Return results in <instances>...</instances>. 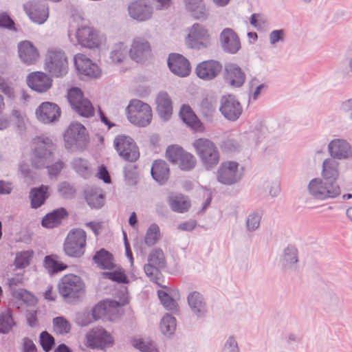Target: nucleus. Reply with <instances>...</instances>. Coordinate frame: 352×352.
Segmentation results:
<instances>
[{
  "instance_id": "1",
  "label": "nucleus",
  "mask_w": 352,
  "mask_h": 352,
  "mask_svg": "<svg viewBox=\"0 0 352 352\" xmlns=\"http://www.w3.org/2000/svg\"><path fill=\"white\" fill-rule=\"evenodd\" d=\"M58 289L65 302L74 303L85 295V284L80 276L69 274L60 279Z\"/></svg>"
},
{
  "instance_id": "2",
  "label": "nucleus",
  "mask_w": 352,
  "mask_h": 352,
  "mask_svg": "<svg viewBox=\"0 0 352 352\" xmlns=\"http://www.w3.org/2000/svg\"><path fill=\"white\" fill-rule=\"evenodd\" d=\"M34 144L35 146L31 158L32 164L36 168H45L54 160L55 145L51 139L44 136L34 138Z\"/></svg>"
},
{
  "instance_id": "3",
  "label": "nucleus",
  "mask_w": 352,
  "mask_h": 352,
  "mask_svg": "<svg viewBox=\"0 0 352 352\" xmlns=\"http://www.w3.org/2000/svg\"><path fill=\"white\" fill-rule=\"evenodd\" d=\"M202 165L207 170L213 169L219 162L220 154L218 148L211 140L199 138L192 144Z\"/></svg>"
},
{
  "instance_id": "4",
  "label": "nucleus",
  "mask_w": 352,
  "mask_h": 352,
  "mask_svg": "<svg viewBox=\"0 0 352 352\" xmlns=\"http://www.w3.org/2000/svg\"><path fill=\"white\" fill-rule=\"evenodd\" d=\"M89 140L86 128L79 122H72L64 133L65 146L69 149H83Z\"/></svg>"
},
{
  "instance_id": "5",
  "label": "nucleus",
  "mask_w": 352,
  "mask_h": 352,
  "mask_svg": "<svg viewBox=\"0 0 352 352\" xmlns=\"http://www.w3.org/2000/svg\"><path fill=\"white\" fill-rule=\"evenodd\" d=\"M129 120L138 126L145 127L152 120L151 107L140 100H131L127 107Z\"/></svg>"
},
{
  "instance_id": "6",
  "label": "nucleus",
  "mask_w": 352,
  "mask_h": 352,
  "mask_svg": "<svg viewBox=\"0 0 352 352\" xmlns=\"http://www.w3.org/2000/svg\"><path fill=\"white\" fill-rule=\"evenodd\" d=\"M243 167L235 161L222 162L216 172L218 182L223 185L231 186L240 182L243 177Z\"/></svg>"
},
{
  "instance_id": "7",
  "label": "nucleus",
  "mask_w": 352,
  "mask_h": 352,
  "mask_svg": "<svg viewBox=\"0 0 352 352\" xmlns=\"http://www.w3.org/2000/svg\"><path fill=\"white\" fill-rule=\"evenodd\" d=\"M309 193L318 199L335 198L341 193L340 188L334 182H327L322 179L316 178L309 182L308 185Z\"/></svg>"
},
{
  "instance_id": "8",
  "label": "nucleus",
  "mask_w": 352,
  "mask_h": 352,
  "mask_svg": "<svg viewBox=\"0 0 352 352\" xmlns=\"http://www.w3.org/2000/svg\"><path fill=\"white\" fill-rule=\"evenodd\" d=\"M165 267L166 258L163 251L160 248H155L148 255L144 271L151 281L158 284L160 270Z\"/></svg>"
},
{
  "instance_id": "9",
  "label": "nucleus",
  "mask_w": 352,
  "mask_h": 352,
  "mask_svg": "<svg viewBox=\"0 0 352 352\" xmlns=\"http://www.w3.org/2000/svg\"><path fill=\"white\" fill-rule=\"evenodd\" d=\"M86 233L81 229L71 231L64 243V250L67 255L80 257L85 252Z\"/></svg>"
},
{
  "instance_id": "10",
  "label": "nucleus",
  "mask_w": 352,
  "mask_h": 352,
  "mask_svg": "<svg viewBox=\"0 0 352 352\" xmlns=\"http://www.w3.org/2000/svg\"><path fill=\"white\" fill-rule=\"evenodd\" d=\"M116 150L124 160L133 162L140 157L138 147L129 136L118 135L113 141Z\"/></svg>"
},
{
  "instance_id": "11",
  "label": "nucleus",
  "mask_w": 352,
  "mask_h": 352,
  "mask_svg": "<svg viewBox=\"0 0 352 352\" xmlns=\"http://www.w3.org/2000/svg\"><path fill=\"white\" fill-rule=\"evenodd\" d=\"M45 67L50 73L56 77L65 74L67 61L65 54L61 50H49L46 54Z\"/></svg>"
},
{
  "instance_id": "12",
  "label": "nucleus",
  "mask_w": 352,
  "mask_h": 352,
  "mask_svg": "<svg viewBox=\"0 0 352 352\" xmlns=\"http://www.w3.org/2000/svg\"><path fill=\"white\" fill-rule=\"evenodd\" d=\"M67 100L80 116L88 118L94 115V107L90 101L84 98L82 89H68Z\"/></svg>"
},
{
  "instance_id": "13",
  "label": "nucleus",
  "mask_w": 352,
  "mask_h": 352,
  "mask_svg": "<svg viewBox=\"0 0 352 352\" xmlns=\"http://www.w3.org/2000/svg\"><path fill=\"white\" fill-rule=\"evenodd\" d=\"M74 65L82 78H96L101 74L98 65L84 54H77L74 57Z\"/></svg>"
},
{
  "instance_id": "14",
  "label": "nucleus",
  "mask_w": 352,
  "mask_h": 352,
  "mask_svg": "<svg viewBox=\"0 0 352 352\" xmlns=\"http://www.w3.org/2000/svg\"><path fill=\"white\" fill-rule=\"evenodd\" d=\"M186 44L198 50L207 48L210 44L208 31L199 24H194L187 36Z\"/></svg>"
},
{
  "instance_id": "15",
  "label": "nucleus",
  "mask_w": 352,
  "mask_h": 352,
  "mask_svg": "<svg viewBox=\"0 0 352 352\" xmlns=\"http://www.w3.org/2000/svg\"><path fill=\"white\" fill-rule=\"evenodd\" d=\"M219 111L226 119L236 121L241 116L243 108L234 96L228 95L222 96Z\"/></svg>"
},
{
  "instance_id": "16",
  "label": "nucleus",
  "mask_w": 352,
  "mask_h": 352,
  "mask_svg": "<svg viewBox=\"0 0 352 352\" xmlns=\"http://www.w3.org/2000/svg\"><path fill=\"white\" fill-rule=\"evenodd\" d=\"M23 8L34 23L43 24L49 16L48 6L44 1L32 0L25 3Z\"/></svg>"
},
{
  "instance_id": "17",
  "label": "nucleus",
  "mask_w": 352,
  "mask_h": 352,
  "mask_svg": "<svg viewBox=\"0 0 352 352\" xmlns=\"http://www.w3.org/2000/svg\"><path fill=\"white\" fill-rule=\"evenodd\" d=\"M221 49L226 53L234 54L241 49V41L236 33L231 28H225L219 35Z\"/></svg>"
},
{
  "instance_id": "18",
  "label": "nucleus",
  "mask_w": 352,
  "mask_h": 352,
  "mask_svg": "<svg viewBox=\"0 0 352 352\" xmlns=\"http://www.w3.org/2000/svg\"><path fill=\"white\" fill-rule=\"evenodd\" d=\"M87 342L93 348L104 349L112 346L113 339L111 334L102 328L93 329L87 336Z\"/></svg>"
},
{
  "instance_id": "19",
  "label": "nucleus",
  "mask_w": 352,
  "mask_h": 352,
  "mask_svg": "<svg viewBox=\"0 0 352 352\" xmlns=\"http://www.w3.org/2000/svg\"><path fill=\"white\" fill-rule=\"evenodd\" d=\"M170 72L179 77H186L190 73L191 67L188 60L179 54H170L167 60Z\"/></svg>"
},
{
  "instance_id": "20",
  "label": "nucleus",
  "mask_w": 352,
  "mask_h": 352,
  "mask_svg": "<svg viewBox=\"0 0 352 352\" xmlns=\"http://www.w3.org/2000/svg\"><path fill=\"white\" fill-rule=\"evenodd\" d=\"M129 16L138 21H145L152 17L153 8L147 0H138L128 7Z\"/></svg>"
},
{
  "instance_id": "21",
  "label": "nucleus",
  "mask_w": 352,
  "mask_h": 352,
  "mask_svg": "<svg viewBox=\"0 0 352 352\" xmlns=\"http://www.w3.org/2000/svg\"><path fill=\"white\" fill-rule=\"evenodd\" d=\"M222 67L221 63L217 60H204L197 65L195 73L200 79L210 80L215 78L220 74Z\"/></svg>"
},
{
  "instance_id": "22",
  "label": "nucleus",
  "mask_w": 352,
  "mask_h": 352,
  "mask_svg": "<svg viewBox=\"0 0 352 352\" xmlns=\"http://www.w3.org/2000/svg\"><path fill=\"white\" fill-rule=\"evenodd\" d=\"M60 116L58 106L50 102H43L36 110V116L42 123L50 124L56 122Z\"/></svg>"
},
{
  "instance_id": "23",
  "label": "nucleus",
  "mask_w": 352,
  "mask_h": 352,
  "mask_svg": "<svg viewBox=\"0 0 352 352\" xmlns=\"http://www.w3.org/2000/svg\"><path fill=\"white\" fill-rule=\"evenodd\" d=\"M76 36L79 45L82 47L92 49L98 47L100 39L96 30L88 26L78 28Z\"/></svg>"
},
{
  "instance_id": "24",
  "label": "nucleus",
  "mask_w": 352,
  "mask_h": 352,
  "mask_svg": "<svg viewBox=\"0 0 352 352\" xmlns=\"http://www.w3.org/2000/svg\"><path fill=\"white\" fill-rule=\"evenodd\" d=\"M18 53L21 62L27 65H34L39 59L38 50L29 41H23L18 44Z\"/></svg>"
},
{
  "instance_id": "25",
  "label": "nucleus",
  "mask_w": 352,
  "mask_h": 352,
  "mask_svg": "<svg viewBox=\"0 0 352 352\" xmlns=\"http://www.w3.org/2000/svg\"><path fill=\"white\" fill-rule=\"evenodd\" d=\"M149 42L143 37H136L133 39L131 48L129 50L131 59L139 62L146 58L151 53Z\"/></svg>"
},
{
  "instance_id": "26",
  "label": "nucleus",
  "mask_w": 352,
  "mask_h": 352,
  "mask_svg": "<svg viewBox=\"0 0 352 352\" xmlns=\"http://www.w3.org/2000/svg\"><path fill=\"white\" fill-rule=\"evenodd\" d=\"M328 150L333 158L344 160L352 157V147L343 139L331 140L328 144Z\"/></svg>"
},
{
  "instance_id": "27",
  "label": "nucleus",
  "mask_w": 352,
  "mask_h": 352,
  "mask_svg": "<svg viewBox=\"0 0 352 352\" xmlns=\"http://www.w3.org/2000/svg\"><path fill=\"white\" fill-rule=\"evenodd\" d=\"M156 111L164 121L168 120L173 113V102L167 92L161 91L155 98Z\"/></svg>"
},
{
  "instance_id": "28",
  "label": "nucleus",
  "mask_w": 352,
  "mask_h": 352,
  "mask_svg": "<svg viewBox=\"0 0 352 352\" xmlns=\"http://www.w3.org/2000/svg\"><path fill=\"white\" fill-rule=\"evenodd\" d=\"M187 301L192 313L197 318H203L206 315V302L201 293L197 291L189 293Z\"/></svg>"
},
{
  "instance_id": "29",
  "label": "nucleus",
  "mask_w": 352,
  "mask_h": 352,
  "mask_svg": "<svg viewBox=\"0 0 352 352\" xmlns=\"http://www.w3.org/2000/svg\"><path fill=\"white\" fill-rule=\"evenodd\" d=\"M225 81L230 86L240 87L245 80V74L237 65L230 63L225 67Z\"/></svg>"
},
{
  "instance_id": "30",
  "label": "nucleus",
  "mask_w": 352,
  "mask_h": 352,
  "mask_svg": "<svg viewBox=\"0 0 352 352\" xmlns=\"http://www.w3.org/2000/svg\"><path fill=\"white\" fill-rule=\"evenodd\" d=\"M298 262V252L297 248L292 245H289L284 248L280 257V263L284 270H295Z\"/></svg>"
},
{
  "instance_id": "31",
  "label": "nucleus",
  "mask_w": 352,
  "mask_h": 352,
  "mask_svg": "<svg viewBox=\"0 0 352 352\" xmlns=\"http://www.w3.org/2000/svg\"><path fill=\"white\" fill-rule=\"evenodd\" d=\"M184 6L193 18L200 20L207 18L208 12L204 0H183Z\"/></svg>"
},
{
  "instance_id": "32",
  "label": "nucleus",
  "mask_w": 352,
  "mask_h": 352,
  "mask_svg": "<svg viewBox=\"0 0 352 352\" xmlns=\"http://www.w3.org/2000/svg\"><path fill=\"white\" fill-rule=\"evenodd\" d=\"M22 284L23 279L20 277H13L7 279L6 285L10 295L16 299L26 302L30 294L27 290L21 287Z\"/></svg>"
},
{
  "instance_id": "33",
  "label": "nucleus",
  "mask_w": 352,
  "mask_h": 352,
  "mask_svg": "<svg viewBox=\"0 0 352 352\" xmlns=\"http://www.w3.org/2000/svg\"><path fill=\"white\" fill-rule=\"evenodd\" d=\"M52 80L46 74L34 72L27 76V85L29 88H50Z\"/></svg>"
},
{
  "instance_id": "34",
  "label": "nucleus",
  "mask_w": 352,
  "mask_h": 352,
  "mask_svg": "<svg viewBox=\"0 0 352 352\" xmlns=\"http://www.w3.org/2000/svg\"><path fill=\"white\" fill-rule=\"evenodd\" d=\"M49 187L41 185L38 188H32L29 193L31 208L36 209L44 204L46 199L50 197L48 192Z\"/></svg>"
},
{
  "instance_id": "35",
  "label": "nucleus",
  "mask_w": 352,
  "mask_h": 352,
  "mask_svg": "<svg viewBox=\"0 0 352 352\" xmlns=\"http://www.w3.org/2000/svg\"><path fill=\"white\" fill-rule=\"evenodd\" d=\"M152 177L160 184H164L169 176V168L166 162L162 160H155L151 167Z\"/></svg>"
},
{
  "instance_id": "36",
  "label": "nucleus",
  "mask_w": 352,
  "mask_h": 352,
  "mask_svg": "<svg viewBox=\"0 0 352 352\" xmlns=\"http://www.w3.org/2000/svg\"><path fill=\"white\" fill-rule=\"evenodd\" d=\"M85 199L92 208H100L104 204V197L102 190L98 188H87L85 190Z\"/></svg>"
},
{
  "instance_id": "37",
  "label": "nucleus",
  "mask_w": 352,
  "mask_h": 352,
  "mask_svg": "<svg viewBox=\"0 0 352 352\" xmlns=\"http://www.w3.org/2000/svg\"><path fill=\"white\" fill-rule=\"evenodd\" d=\"M67 216V210L64 208H59L47 214L43 218L41 224L45 228H52L57 226L61 220Z\"/></svg>"
},
{
  "instance_id": "38",
  "label": "nucleus",
  "mask_w": 352,
  "mask_h": 352,
  "mask_svg": "<svg viewBox=\"0 0 352 352\" xmlns=\"http://www.w3.org/2000/svg\"><path fill=\"white\" fill-rule=\"evenodd\" d=\"M129 49L124 43H116L109 54V59L115 65H122L128 58Z\"/></svg>"
},
{
  "instance_id": "39",
  "label": "nucleus",
  "mask_w": 352,
  "mask_h": 352,
  "mask_svg": "<svg viewBox=\"0 0 352 352\" xmlns=\"http://www.w3.org/2000/svg\"><path fill=\"white\" fill-rule=\"evenodd\" d=\"M338 166L339 163L335 159H326L322 163V177L325 179L336 181L339 176Z\"/></svg>"
},
{
  "instance_id": "40",
  "label": "nucleus",
  "mask_w": 352,
  "mask_h": 352,
  "mask_svg": "<svg viewBox=\"0 0 352 352\" xmlns=\"http://www.w3.org/2000/svg\"><path fill=\"white\" fill-rule=\"evenodd\" d=\"M93 260L102 269L111 270L114 267L112 254L103 248L96 252Z\"/></svg>"
},
{
  "instance_id": "41",
  "label": "nucleus",
  "mask_w": 352,
  "mask_h": 352,
  "mask_svg": "<svg viewBox=\"0 0 352 352\" xmlns=\"http://www.w3.org/2000/svg\"><path fill=\"white\" fill-rule=\"evenodd\" d=\"M168 203L172 210L180 213L187 211L190 206L188 198L182 195L170 197Z\"/></svg>"
},
{
  "instance_id": "42",
  "label": "nucleus",
  "mask_w": 352,
  "mask_h": 352,
  "mask_svg": "<svg viewBox=\"0 0 352 352\" xmlns=\"http://www.w3.org/2000/svg\"><path fill=\"white\" fill-rule=\"evenodd\" d=\"M72 167L75 171L85 179L89 178L92 175L89 163L82 158H75L73 160Z\"/></svg>"
},
{
  "instance_id": "43",
  "label": "nucleus",
  "mask_w": 352,
  "mask_h": 352,
  "mask_svg": "<svg viewBox=\"0 0 352 352\" xmlns=\"http://www.w3.org/2000/svg\"><path fill=\"white\" fill-rule=\"evenodd\" d=\"M179 115L184 122L186 124L194 128L199 126L201 124L199 120L188 105L184 104L182 107Z\"/></svg>"
},
{
  "instance_id": "44",
  "label": "nucleus",
  "mask_w": 352,
  "mask_h": 352,
  "mask_svg": "<svg viewBox=\"0 0 352 352\" xmlns=\"http://www.w3.org/2000/svg\"><path fill=\"white\" fill-rule=\"evenodd\" d=\"M160 328L162 333L164 335L173 334L176 329L175 318L171 315L166 314L161 320Z\"/></svg>"
},
{
  "instance_id": "45",
  "label": "nucleus",
  "mask_w": 352,
  "mask_h": 352,
  "mask_svg": "<svg viewBox=\"0 0 352 352\" xmlns=\"http://www.w3.org/2000/svg\"><path fill=\"white\" fill-rule=\"evenodd\" d=\"M14 325V322L10 309H7L0 314V333H8Z\"/></svg>"
},
{
  "instance_id": "46",
  "label": "nucleus",
  "mask_w": 352,
  "mask_h": 352,
  "mask_svg": "<svg viewBox=\"0 0 352 352\" xmlns=\"http://www.w3.org/2000/svg\"><path fill=\"white\" fill-rule=\"evenodd\" d=\"M160 238V231L159 226L155 223L151 224L148 228L144 237L145 243L149 247L153 246L157 243Z\"/></svg>"
},
{
  "instance_id": "47",
  "label": "nucleus",
  "mask_w": 352,
  "mask_h": 352,
  "mask_svg": "<svg viewBox=\"0 0 352 352\" xmlns=\"http://www.w3.org/2000/svg\"><path fill=\"white\" fill-rule=\"evenodd\" d=\"M53 327L54 331L60 335L67 334L71 330L69 322L62 316L53 319Z\"/></svg>"
},
{
  "instance_id": "48",
  "label": "nucleus",
  "mask_w": 352,
  "mask_h": 352,
  "mask_svg": "<svg viewBox=\"0 0 352 352\" xmlns=\"http://www.w3.org/2000/svg\"><path fill=\"white\" fill-rule=\"evenodd\" d=\"M57 190L58 195L65 199H72L75 197L76 190L75 187L69 182H63L58 185Z\"/></svg>"
},
{
  "instance_id": "49",
  "label": "nucleus",
  "mask_w": 352,
  "mask_h": 352,
  "mask_svg": "<svg viewBox=\"0 0 352 352\" xmlns=\"http://www.w3.org/2000/svg\"><path fill=\"white\" fill-rule=\"evenodd\" d=\"M177 164L183 170H190L195 167L196 159L191 153L184 151Z\"/></svg>"
},
{
  "instance_id": "50",
  "label": "nucleus",
  "mask_w": 352,
  "mask_h": 352,
  "mask_svg": "<svg viewBox=\"0 0 352 352\" xmlns=\"http://www.w3.org/2000/svg\"><path fill=\"white\" fill-rule=\"evenodd\" d=\"M33 252L27 250L16 254L14 265L16 268H25L30 265V260L32 258Z\"/></svg>"
},
{
  "instance_id": "51",
  "label": "nucleus",
  "mask_w": 352,
  "mask_h": 352,
  "mask_svg": "<svg viewBox=\"0 0 352 352\" xmlns=\"http://www.w3.org/2000/svg\"><path fill=\"white\" fill-rule=\"evenodd\" d=\"M44 263L45 267L52 274L63 271L67 267L66 265L54 260L52 256H46Z\"/></svg>"
},
{
  "instance_id": "52",
  "label": "nucleus",
  "mask_w": 352,
  "mask_h": 352,
  "mask_svg": "<svg viewBox=\"0 0 352 352\" xmlns=\"http://www.w3.org/2000/svg\"><path fill=\"white\" fill-rule=\"evenodd\" d=\"M158 297L166 309L176 311L177 310V303L166 292L158 291Z\"/></svg>"
},
{
  "instance_id": "53",
  "label": "nucleus",
  "mask_w": 352,
  "mask_h": 352,
  "mask_svg": "<svg viewBox=\"0 0 352 352\" xmlns=\"http://www.w3.org/2000/svg\"><path fill=\"white\" fill-rule=\"evenodd\" d=\"M261 215L257 211L250 212L246 219V227L248 231L253 232L256 230L261 223Z\"/></svg>"
},
{
  "instance_id": "54",
  "label": "nucleus",
  "mask_w": 352,
  "mask_h": 352,
  "mask_svg": "<svg viewBox=\"0 0 352 352\" xmlns=\"http://www.w3.org/2000/svg\"><path fill=\"white\" fill-rule=\"evenodd\" d=\"M184 150L178 146H170L167 148L166 156L168 161L177 164Z\"/></svg>"
},
{
  "instance_id": "55",
  "label": "nucleus",
  "mask_w": 352,
  "mask_h": 352,
  "mask_svg": "<svg viewBox=\"0 0 352 352\" xmlns=\"http://www.w3.org/2000/svg\"><path fill=\"white\" fill-rule=\"evenodd\" d=\"M39 342L43 351L45 352L51 351L55 344V340L54 337L46 331L41 333Z\"/></svg>"
},
{
  "instance_id": "56",
  "label": "nucleus",
  "mask_w": 352,
  "mask_h": 352,
  "mask_svg": "<svg viewBox=\"0 0 352 352\" xmlns=\"http://www.w3.org/2000/svg\"><path fill=\"white\" fill-rule=\"evenodd\" d=\"M137 167L133 164H127L124 167V174L126 182L129 184H135L137 182Z\"/></svg>"
},
{
  "instance_id": "57",
  "label": "nucleus",
  "mask_w": 352,
  "mask_h": 352,
  "mask_svg": "<svg viewBox=\"0 0 352 352\" xmlns=\"http://www.w3.org/2000/svg\"><path fill=\"white\" fill-rule=\"evenodd\" d=\"M132 345L142 352H157L154 344L146 342L142 339H134Z\"/></svg>"
},
{
  "instance_id": "58",
  "label": "nucleus",
  "mask_w": 352,
  "mask_h": 352,
  "mask_svg": "<svg viewBox=\"0 0 352 352\" xmlns=\"http://www.w3.org/2000/svg\"><path fill=\"white\" fill-rule=\"evenodd\" d=\"M102 276L104 278L110 279L118 283H127L129 282L125 274L120 271L103 272Z\"/></svg>"
},
{
  "instance_id": "59",
  "label": "nucleus",
  "mask_w": 352,
  "mask_h": 352,
  "mask_svg": "<svg viewBox=\"0 0 352 352\" xmlns=\"http://www.w3.org/2000/svg\"><path fill=\"white\" fill-rule=\"evenodd\" d=\"M221 146L228 152H234L241 148V143L236 138H228L222 142Z\"/></svg>"
},
{
  "instance_id": "60",
  "label": "nucleus",
  "mask_w": 352,
  "mask_h": 352,
  "mask_svg": "<svg viewBox=\"0 0 352 352\" xmlns=\"http://www.w3.org/2000/svg\"><path fill=\"white\" fill-rule=\"evenodd\" d=\"M222 352H240L236 339L230 336L226 340Z\"/></svg>"
},
{
  "instance_id": "61",
  "label": "nucleus",
  "mask_w": 352,
  "mask_h": 352,
  "mask_svg": "<svg viewBox=\"0 0 352 352\" xmlns=\"http://www.w3.org/2000/svg\"><path fill=\"white\" fill-rule=\"evenodd\" d=\"M0 28L14 29V22L6 12H0Z\"/></svg>"
},
{
  "instance_id": "62",
  "label": "nucleus",
  "mask_w": 352,
  "mask_h": 352,
  "mask_svg": "<svg viewBox=\"0 0 352 352\" xmlns=\"http://www.w3.org/2000/svg\"><path fill=\"white\" fill-rule=\"evenodd\" d=\"M107 313V307L103 303H98L95 305L92 309L91 316L94 320H97L101 318L102 316Z\"/></svg>"
},
{
  "instance_id": "63",
  "label": "nucleus",
  "mask_w": 352,
  "mask_h": 352,
  "mask_svg": "<svg viewBox=\"0 0 352 352\" xmlns=\"http://www.w3.org/2000/svg\"><path fill=\"white\" fill-rule=\"evenodd\" d=\"M285 32L283 30H273L269 36L270 43L274 45L279 41H282L284 39Z\"/></svg>"
},
{
  "instance_id": "64",
  "label": "nucleus",
  "mask_w": 352,
  "mask_h": 352,
  "mask_svg": "<svg viewBox=\"0 0 352 352\" xmlns=\"http://www.w3.org/2000/svg\"><path fill=\"white\" fill-rule=\"evenodd\" d=\"M45 168L48 169V173L50 176H56L63 168V163L58 161L52 164H47Z\"/></svg>"
}]
</instances>
